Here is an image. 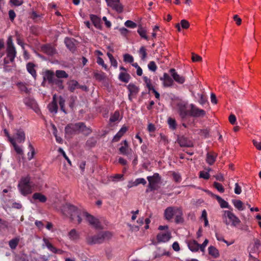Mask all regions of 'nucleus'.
Instances as JSON below:
<instances>
[{
	"instance_id": "obj_1",
	"label": "nucleus",
	"mask_w": 261,
	"mask_h": 261,
	"mask_svg": "<svg viewBox=\"0 0 261 261\" xmlns=\"http://www.w3.org/2000/svg\"><path fill=\"white\" fill-rule=\"evenodd\" d=\"M62 211L64 215L69 216L72 222L77 224H80L82 222V217L84 211L77 208L72 204L67 203L63 206Z\"/></svg>"
},
{
	"instance_id": "obj_2",
	"label": "nucleus",
	"mask_w": 261,
	"mask_h": 261,
	"mask_svg": "<svg viewBox=\"0 0 261 261\" xmlns=\"http://www.w3.org/2000/svg\"><path fill=\"white\" fill-rule=\"evenodd\" d=\"M112 236V233L109 231H100L95 235L87 236L86 239V242L90 245L102 244L110 240Z\"/></svg>"
},
{
	"instance_id": "obj_3",
	"label": "nucleus",
	"mask_w": 261,
	"mask_h": 261,
	"mask_svg": "<svg viewBox=\"0 0 261 261\" xmlns=\"http://www.w3.org/2000/svg\"><path fill=\"white\" fill-rule=\"evenodd\" d=\"M35 184L31 180V177L29 176L22 177L18 185V189L20 193L26 196L33 192Z\"/></svg>"
},
{
	"instance_id": "obj_4",
	"label": "nucleus",
	"mask_w": 261,
	"mask_h": 261,
	"mask_svg": "<svg viewBox=\"0 0 261 261\" xmlns=\"http://www.w3.org/2000/svg\"><path fill=\"white\" fill-rule=\"evenodd\" d=\"M147 179L149 182L146 192L159 191L162 184L161 177L158 173H154L153 176H148Z\"/></svg>"
},
{
	"instance_id": "obj_5",
	"label": "nucleus",
	"mask_w": 261,
	"mask_h": 261,
	"mask_svg": "<svg viewBox=\"0 0 261 261\" xmlns=\"http://www.w3.org/2000/svg\"><path fill=\"white\" fill-rule=\"evenodd\" d=\"M222 218L226 225L236 226L241 222L240 219L231 211H224Z\"/></svg>"
},
{
	"instance_id": "obj_6",
	"label": "nucleus",
	"mask_w": 261,
	"mask_h": 261,
	"mask_svg": "<svg viewBox=\"0 0 261 261\" xmlns=\"http://www.w3.org/2000/svg\"><path fill=\"white\" fill-rule=\"evenodd\" d=\"M82 217L86 218L87 221H88L90 225H92L96 229H99L101 227V224L99 220L93 216L90 215L86 211L83 213Z\"/></svg>"
},
{
	"instance_id": "obj_7",
	"label": "nucleus",
	"mask_w": 261,
	"mask_h": 261,
	"mask_svg": "<svg viewBox=\"0 0 261 261\" xmlns=\"http://www.w3.org/2000/svg\"><path fill=\"white\" fill-rule=\"evenodd\" d=\"M68 89L71 92H73L76 89H81L83 91H87L88 90L86 85H80L77 81L74 80H70L67 82Z\"/></svg>"
},
{
	"instance_id": "obj_8",
	"label": "nucleus",
	"mask_w": 261,
	"mask_h": 261,
	"mask_svg": "<svg viewBox=\"0 0 261 261\" xmlns=\"http://www.w3.org/2000/svg\"><path fill=\"white\" fill-rule=\"evenodd\" d=\"M79 122L68 124L65 127V132L66 135L71 136L79 134Z\"/></svg>"
},
{
	"instance_id": "obj_9",
	"label": "nucleus",
	"mask_w": 261,
	"mask_h": 261,
	"mask_svg": "<svg viewBox=\"0 0 261 261\" xmlns=\"http://www.w3.org/2000/svg\"><path fill=\"white\" fill-rule=\"evenodd\" d=\"M190 107V114L191 116L196 117H203L205 115V111L198 108L193 104H191Z\"/></svg>"
},
{
	"instance_id": "obj_10",
	"label": "nucleus",
	"mask_w": 261,
	"mask_h": 261,
	"mask_svg": "<svg viewBox=\"0 0 261 261\" xmlns=\"http://www.w3.org/2000/svg\"><path fill=\"white\" fill-rule=\"evenodd\" d=\"M41 50L48 56H52L56 54V48L51 44H46L41 47Z\"/></svg>"
},
{
	"instance_id": "obj_11",
	"label": "nucleus",
	"mask_w": 261,
	"mask_h": 261,
	"mask_svg": "<svg viewBox=\"0 0 261 261\" xmlns=\"http://www.w3.org/2000/svg\"><path fill=\"white\" fill-rule=\"evenodd\" d=\"M23 102L26 106L33 109L35 112L37 113L39 111L37 103L34 99L26 97L23 99Z\"/></svg>"
},
{
	"instance_id": "obj_12",
	"label": "nucleus",
	"mask_w": 261,
	"mask_h": 261,
	"mask_svg": "<svg viewBox=\"0 0 261 261\" xmlns=\"http://www.w3.org/2000/svg\"><path fill=\"white\" fill-rule=\"evenodd\" d=\"M17 51L15 46H7L6 48V57L9 59L11 63L14 61L15 58L16 56Z\"/></svg>"
},
{
	"instance_id": "obj_13",
	"label": "nucleus",
	"mask_w": 261,
	"mask_h": 261,
	"mask_svg": "<svg viewBox=\"0 0 261 261\" xmlns=\"http://www.w3.org/2000/svg\"><path fill=\"white\" fill-rule=\"evenodd\" d=\"M127 89L129 91L128 98L132 101V96H135L139 92V88L133 83L129 84L127 86Z\"/></svg>"
},
{
	"instance_id": "obj_14",
	"label": "nucleus",
	"mask_w": 261,
	"mask_h": 261,
	"mask_svg": "<svg viewBox=\"0 0 261 261\" xmlns=\"http://www.w3.org/2000/svg\"><path fill=\"white\" fill-rule=\"evenodd\" d=\"M12 138H14L15 142L18 143L23 142L25 138L24 132L21 129H17Z\"/></svg>"
},
{
	"instance_id": "obj_15",
	"label": "nucleus",
	"mask_w": 261,
	"mask_h": 261,
	"mask_svg": "<svg viewBox=\"0 0 261 261\" xmlns=\"http://www.w3.org/2000/svg\"><path fill=\"white\" fill-rule=\"evenodd\" d=\"M177 207L169 206L165 210L164 215L167 220H171L173 218V216L175 214V208H177Z\"/></svg>"
},
{
	"instance_id": "obj_16",
	"label": "nucleus",
	"mask_w": 261,
	"mask_h": 261,
	"mask_svg": "<svg viewBox=\"0 0 261 261\" xmlns=\"http://www.w3.org/2000/svg\"><path fill=\"white\" fill-rule=\"evenodd\" d=\"M170 72L175 82L177 83L182 84L185 81V78L183 76L180 75L175 72V70L174 68H172L170 70Z\"/></svg>"
},
{
	"instance_id": "obj_17",
	"label": "nucleus",
	"mask_w": 261,
	"mask_h": 261,
	"mask_svg": "<svg viewBox=\"0 0 261 261\" xmlns=\"http://www.w3.org/2000/svg\"><path fill=\"white\" fill-rule=\"evenodd\" d=\"M43 241L46 247L52 252L60 254L62 253L63 251L62 250L57 249L54 247L47 239L44 238Z\"/></svg>"
},
{
	"instance_id": "obj_18",
	"label": "nucleus",
	"mask_w": 261,
	"mask_h": 261,
	"mask_svg": "<svg viewBox=\"0 0 261 261\" xmlns=\"http://www.w3.org/2000/svg\"><path fill=\"white\" fill-rule=\"evenodd\" d=\"M175 222L176 223H182L184 221V219L183 218V213L181 210L177 207V208H175Z\"/></svg>"
},
{
	"instance_id": "obj_19",
	"label": "nucleus",
	"mask_w": 261,
	"mask_h": 261,
	"mask_svg": "<svg viewBox=\"0 0 261 261\" xmlns=\"http://www.w3.org/2000/svg\"><path fill=\"white\" fill-rule=\"evenodd\" d=\"M178 143L181 147H192L193 143L185 137H180L178 139Z\"/></svg>"
},
{
	"instance_id": "obj_20",
	"label": "nucleus",
	"mask_w": 261,
	"mask_h": 261,
	"mask_svg": "<svg viewBox=\"0 0 261 261\" xmlns=\"http://www.w3.org/2000/svg\"><path fill=\"white\" fill-rule=\"evenodd\" d=\"M79 133H81L84 135L88 136L92 132V130L90 127H87L84 122H79Z\"/></svg>"
},
{
	"instance_id": "obj_21",
	"label": "nucleus",
	"mask_w": 261,
	"mask_h": 261,
	"mask_svg": "<svg viewBox=\"0 0 261 261\" xmlns=\"http://www.w3.org/2000/svg\"><path fill=\"white\" fill-rule=\"evenodd\" d=\"M56 78L54 77V73L53 71L47 70L45 72L43 76L44 81H47L48 83L51 84Z\"/></svg>"
},
{
	"instance_id": "obj_22",
	"label": "nucleus",
	"mask_w": 261,
	"mask_h": 261,
	"mask_svg": "<svg viewBox=\"0 0 261 261\" xmlns=\"http://www.w3.org/2000/svg\"><path fill=\"white\" fill-rule=\"evenodd\" d=\"M212 195L216 198L221 208H230V205H229L228 203L222 199L220 196L214 194H212Z\"/></svg>"
},
{
	"instance_id": "obj_23",
	"label": "nucleus",
	"mask_w": 261,
	"mask_h": 261,
	"mask_svg": "<svg viewBox=\"0 0 261 261\" xmlns=\"http://www.w3.org/2000/svg\"><path fill=\"white\" fill-rule=\"evenodd\" d=\"M187 103L184 101H180L177 104L178 108L179 110L180 115L182 117H185L187 114Z\"/></svg>"
},
{
	"instance_id": "obj_24",
	"label": "nucleus",
	"mask_w": 261,
	"mask_h": 261,
	"mask_svg": "<svg viewBox=\"0 0 261 261\" xmlns=\"http://www.w3.org/2000/svg\"><path fill=\"white\" fill-rule=\"evenodd\" d=\"M188 246L189 249L192 252H197L199 249V244L195 240L190 241Z\"/></svg>"
},
{
	"instance_id": "obj_25",
	"label": "nucleus",
	"mask_w": 261,
	"mask_h": 261,
	"mask_svg": "<svg viewBox=\"0 0 261 261\" xmlns=\"http://www.w3.org/2000/svg\"><path fill=\"white\" fill-rule=\"evenodd\" d=\"M90 18L92 22L94 25L98 29L101 27V20L96 15L94 14H91L90 15Z\"/></svg>"
},
{
	"instance_id": "obj_26",
	"label": "nucleus",
	"mask_w": 261,
	"mask_h": 261,
	"mask_svg": "<svg viewBox=\"0 0 261 261\" xmlns=\"http://www.w3.org/2000/svg\"><path fill=\"white\" fill-rule=\"evenodd\" d=\"M32 198L34 200H38L39 202L42 203H44L47 200V198L45 195L38 192L35 193L32 196Z\"/></svg>"
},
{
	"instance_id": "obj_27",
	"label": "nucleus",
	"mask_w": 261,
	"mask_h": 261,
	"mask_svg": "<svg viewBox=\"0 0 261 261\" xmlns=\"http://www.w3.org/2000/svg\"><path fill=\"white\" fill-rule=\"evenodd\" d=\"M35 64L32 62H29L27 64V71L35 79L37 76V73L35 69Z\"/></svg>"
},
{
	"instance_id": "obj_28",
	"label": "nucleus",
	"mask_w": 261,
	"mask_h": 261,
	"mask_svg": "<svg viewBox=\"0 0 261 261\" xmlns=\"http://www.w3.org/2000/svg\"><path fill=\"white\" fill-rule=\"evenodd\" d=\"M130 78V75L128 73L124 72H120L118 76V79L120 81L125 83H127Z\"/></svg>"
},
{
	"instance_id": "obj_29",
	"label": "nucleus",
	"mask_w": 261,
	"mask_h": 261,
	"mask_svg": "<svg viewBox=\"0 0 261 261\" xmlns=\"http://www.w3.org/2000/svg\"><path fill=\"white\" fill-rule=\"evenodd\" d=\"M48 107L49 111L51 113H57L58 107L57 101L55 100V95L54 96L53 100L50 104H49Z\"/></svg>"
},
{
	"instance_id": "obj_30",
	"label": "nucleus",
	"mask_w": 261,
	"mask_h": 261,
	"mask_svg": "<svg viewBox=\"0 0 261 261\" xmlns=\"http://www.w3.org/2000/svg\"><path fill=\"white\" fill-rule=\"evenodd\" d=\"M123 143L124 146H122L119 149L121 154L123 155L128 154V143L126 140H124L121 144Z\"/></svg>"
},
{
	"instance_id": "obj_31",
	"label": "nucleus",
	"mask_w": 261,
	"mask_h": 261,
	"mask_svg": "<svg viewBox=\"0 0 261 261\" xmlns=\"http://www.w3.org/2000/svg\"><path fill=\"white\" fill-rule=\"evenodd\" d=\"M208 254L216 258L219 256L218 250L213 246H210L208 248Z\"/></svg>"
},
{
	"instance_id": "obj_32",
	"label": "nucleus",
	"mask_w": 261,
	"mask_h": 261,
	"mask_svg": "<svg viewBox=\"0 0 261 261\" xmlns=\"http://www.w3.org/2000/svg\"><path fill=\"white\" fill-rule=\"evenodd\" d=\"M93 76L98 81H102L106 79L105 73L102 71H96L93 72Z\"/></svg>"
},
{
	"instance_id": "obj_33",
	"label": "nucleus",
	"mask_w": 261,
	"mask_h": 261,
	"mask_svg": "<svg viewBox=\"0 0 261 261\" xmlns=\"http://www.w3.org/2000/svg\"><path fill=\"white\" fill-rule=\"evenodd\" d=\"M64 42L66 44V47L71 51H74L75 50V44L73 43V39L66 38L64 40Z\"/></svg>"
},
{
	"instance_id": "obj_34",
	"label": "nucleus",
	"mask_w": 261,
	"mask_h": 261,
	"mask_svg": "<svg viewBox=\"0 0 261 261\" xmlns=\"http://www.w3.org/2000/svg\"><path fill=\"white\" fill-rule=\"evenodd\" d=\"M232 203L234 206L239 211H243L245 209L244 204L240 200L233 199L232 200Z\"/></svg>"
},
{
	"instance_id": "obj_35",
	"label": "nucleus",
	"mask_w": 261,
	"mask_h": 261,
	"mask_svg": "<svg viewBox=\"0 0 261 261\" xmlns=\"http://www.w3.org/2000/svg\"><path fill=\"white\" fill-rule=\"evenodd\" d=\"M17 86L21 92H25L27 94L30 93L31 89H28L27 88L25 83L19 82L17 84Z\"/></svg>"
},
{
	"instance_id": "obj_36",
	"label": "nucleus",
	"mask_w": 261,
	"mask_h": 261,
	"mask_svg": "<svg viewBox=\"0 0 261 261\" xmlns=\"http://www.w3.org/2000/svg\"><path fill=\"white\" fill-rule=\"evenodd\" d=\"M68 237L71 240L75 241L79 239L80 235L75 229H72L69 232Z\"/></svg>"
},
{
	"instance_id": "obj_37",
	"label": "nucleus",
	"mask_w": 261,
	"mask_h": 261,
	"mask_svg": "<svg viewBox=\"0 0 261 261\" xmlns=\"http://www.w3.org/2000/svg\"><path fill=\"white\" fill-rule=\"evenodd\" d=\"M174 84L173 80L169 75L164 73V87H171Z\"/></svg>"
},
{
	"instance_id": "obj_38",
	"label": "nucleus",
	"mask_w": 261,
	"mask_h": 261,
	"mask_svg": "<svg viewBox=\"0 0 261 261\" xmlns=\"http://www.w3.org/2000/svg\"><path fill=\"white\" fill-rule=\"evenodd\" d=\"M20 239L18 237L13 238L9 241V245L11 249H15L19 242Z\"/></svg>"
},
{
	"instance_id": "obj_39",
	"label": "nucleus",
	"mask_w": 261,
	"mask_h": 261,
	"mask_svg": "<svg viewBox=\"0 0 261 261\" xmlns=\"http://www.w3.org/2000/svg\"><path fill=\"white\" fill-rule=\"evenodd\" d=\"M56 76L57 79H66L68 77V74L64 71L62 70H57L56 71Z\"/></svg>"
},
{
	"instance_id": "obj_40",
	"label": "nucleus",
	"mask_w": 261,
	"mask_h": 261,
	"mask_svg": "<svg viewBox=\"0 0 261 261\" xmlns=\"http://www.w3.org/2000/svg\"><path fill=\"white\" fill-rule=\"evenodd\" d=\"M216 155L214 154H212L211 153H207L206 154V162L212 165L214 163L216 160Z\"/></svg>"
},
{
	"instance_id": "obj_41",
	"label": "nucleus",
	"mask_w": 261,
	"mask_h": 261,
	"mask_svg": "<svg viewBox=\"0 0 261 261\" xmlns=\"http://www.w3.org/2000/svg\"><path fill=\"white\" fill-rule=\"evenodd\" d=\"M163 242V233H159L155 239L152 240V243L154 245H158V244Z\"/></svg>"
},
{
	"instance_id": "obj_42",
	"label": "nucleus",
	"mask_w": 261,
	"mask_h": 261,
	"mask_svg": "<svg viewBox=\"0 0 261 261\" xmlns=\"http://www.w3.org/2000/svg\"><path fill=\"white\" fill-rule=\"evenodd\" d=\"M11 143L12 144V145L14 147V148L15 150V151L17 152V154H22L23 153V150L22 149L18 146L14 139H11Z\"/></svg>"
},
{
	"instance_id": "obj_43",
	"label": "nucleus",
	"mask_w": 261,
	"mask_h": 261,
	"mask_svg": "<svg viewBox=\"0 0 261 261\" xmlns=\"http://www.w3.org/2000/svg\"><path fill=\"white\" fill-rule=\"evenodd\" d=\"M51 84L56 85L60 90H63L64 88L63 81L61 79L56 78Z\"/></svg>"
},
{
	"instance_id": "obj_44",
	"label": "nucleus",
	"mask_w": 261,
	"mask_h": 261,
	"mask_svg": "<svg viewBox=\"0 0 261 261\" xmlns=\"http://www.w3.org/2000/svg\"><path fill=\"white\" fill-rule=\"evenodd\" d=\"M110 7H112L114 10L119 13H121L123 10V6L120 3L113 4V5L110 6Z\"/></svg>"
},
{
	"instance_id": "obj_45",
	"label": "nucleus",
	"mask_w": 261,
	"mask_h": 261,
	"mask_svg": "<svg viewBox=\"0 0 261 261\" xmlns=\"http://www.w3.org/2000/svg\"><path fill=\"white\" fill-rule=\"evenodd\" d=\"M29 149L30 150V152L28 153V160L30 161L33 158L35 153V149L30 143L29 144Z\"/></svg>"
},
{
	"instance_id": "obj_46",
	"label": "nucleus",
	"mask_w": 261,
	"mask_h": 261,
	"mask_svg": "<svg viewBox=\"0 0 261 261\" xmlns=\"http://www.w3.org/2000/svg\"><path fill=\"white\" fill-rule=\"evenodd\" d=\"M141 60L144 61L147 57L146 49L144 46H142L139 51Z\"/></svg>"
},
{
	"instance_id": "obj_47",
	"label": "nucleus",
	"mask_w": 261,
	"mask_h": 261,
	"mask_svg": "<svg viewBox=\"0 0 261 261\" xmlns=\"http://www.w3.org/2000/svg\"><path fill=\"white\" fill-rule=\"evenodd\" d=\"M168 226H164V242L168 241L171 238L170 232L168 230Z\"/></svg>"
},
{
	"instance_id": "obj_48",
	"label": "nucleus",
	"mask_w": 261,
	"mask_h": 261,
	"mask_svg": "<svg viewBox=\"0 0 261 261\" xmlns=\"http://www.w3.org/2000/svg\"><path fill=\"white\" fill-rule=\"evenodd\" d=\"M168 124L169 127L172 129H175L176 127V121L173 118H169L168 119Z\"/></svg>"
},
{
	"instance_id": "obj_49",
	"label": "nucleus",
	"mask_w": 261,
	"mask_h": 261,
	"mask_svg": "<svg viewBox=\"0 0 261 261\" xmlns=\"http://www.w3.org/2000/svg\"><path fill=\"white\" fill-rule=\"evenodd\" d=\"M123 60L125 62L132 63L134 62V58L132 55L125 54L123 55Z\"/></svg>"
},
{
	"instance_id": "obj_50",
	"label": "nucleus",
	"mask_w": 261,
	"mask_h": 261,
	"mask_svg": "<svg viewBox=\"0 0 261 261\" xmlns=\"http://www.w3.org/2000/svg\"><path fill=\"white\" fill-rule=\"evenodd\" d=\"M16 41L17 43L20 45L23 48H24V43L23 42V38L18 32H16Z\"/></svg>"
},
{
	"instance_id": "obj_51",
	"label": "nucleus",
	"mask_w": 261,
	"mask_h": 261,
	"mask_svg": "<svg viewBox=\"0 0 261 261\" xmlns=\"http://www.w3.org/2000/svg\"><path fill=\"white\" fill-rule=\"evenodd\" d=\"M76 99L77 97L75 96H71L70 97L69 101V106L71 109H73L74 108L75 106V102Z\"/></svg>"
},
{
	"instance_id": "obj_52",
	"label": "nucleus",
	"mask_w": 261,
	"mask_h": 261,
	"mask_svg": "<svg viewBox=\"0 0 261 261\" xmlns=\"http://www.w3.org/2000/svg\"><path fill=\"white\" fill-rule=\"evenodd\" d=\"M140 36L145 39H147V36L146 35V31L141 27H139L137 31Z\"/></svg>"
},
{
	"instance_id": "obj_53",
	"label": "nucleus",
	"mask_w": 261,
	"mask_h": 261,
	"mask_svg": "<svg viewBox=\"0 0 261 261\" xmlns=\"http://www.w3.org/2000/svg\"><path fill=\"white\" fill-rule=\"evenodd\" d=\"M65 102V100L62 96H60L59 97V105L60 106L61 110L63 112H64L65 114H66L67 113H66V112L65 111V109L64 108Z\"/></svg>"
},
{
	"instance_id": "obj_54",
	"label": "nucleus",
	"mask_w": 261,
	"mask_h": 261,
	"mask_svg": "<svg viewBox=\"0 0 261 261\" xmlns=\"http://www.w3.org/2000/svg\"><path fill=\"white\" fill-rule=\"evenodd\" d=\"M119 112L118 111H115L114 114L111 116L110 121L112 122H116L119 119Z\"/></svg>"
},
{
	"instance_id": "obj_55",
	"label": "nucleus",
	"mask_w": 261,
	"mask_h": 261,
	"mask_svg": "<svg viewBox=\"0 0 261 261\" xmlns=\"http://www.w3.org/2000/svg\"><path fill=\"white\" fill-rule=\"evenodd\" d=\"M97 63L99 65H101L102 66V67L106 70L108 71L109 70V68L108 67V66L105 64L103 60L100 58L98 57L97 59Z\"/></svg>"
},
{
	"instance_id": "obj_56",
	"label": "nucleus",
	"mask_w": 261,
	"mask_h": 261,
	"mask_svg": "<svg viewBox=\"0 0 261 261\" xmlns=\"http://www.w3.org/2000/svg\"><path fill=\"white\" fill-rule=\"evenodd\" d=\"M125 25L129 28L134 29L137 27V24L132 20H128L125 21L124 23Z\"/></svg>"
},
{
	"instance_id": "obj_57",
	"label": "nucleus",
	"mask_w": 261,
	"mask_h": 261,
	"mask_svg": "<svg viewBox=\"0 0 261 261\" xmlns=\"http://www.w3.org/2000/svg\"><path fill=\"white\" fill-rule=\"evenodd\" d=\"M214 187L221 193H223L224 192V188L223 186L219 182H214Z\"/></svg>"
},
{
	"instance_id": "obj_58",
	"label": "nucleus",
	"mask_w": 261,
	"mask_h": 261,
	"mask_svg": "<svg viewBox=\"0 0 261 261\" xmlns=\"http://www.w3.org/2000/svg\"><path fill=\"white\" fill-rule=\"evenodd\" d=\"M260 246V241L257 240V239H255L254 240V245H253V249H252V251L253 252H256V251H257L259 249V248Z\"/></svg>"
},
{
	"instance_id": "obj_59",
	"label": "nucleus",
	"mask_w": 261,
	"mask_h": 261,
	"mask_svg": "<svg viewBox=\"0 0 261 261\" xmlns=\"http://www.w3.org/2000/svg\"><path fill=\"white\" fill-rule=\"evenodd\" d=\"M148 67L152 71H155L156 69V66L154 61H150L148 64Z\"/></svg>"
},
{
	"instance_id": "obj_60",
	"label": "nucleus",
	"mask_w": 261,
	"mask_h": 261,
	"mask_svg": "<svg viewBox=\"0 0 261 261\" xmlns=\"http://www.w3.org/2000/svg\"><path fill=\"white\" fill-rule=\"evenodd\" d=\"M192 60L193 62H200L202 61V58L197 54L192 53Z\"/></svg>"
},
{
	"instance_id": "obj_61",
	"label": "nucleus",
	"mask_w": 261,
	"mask_h": 261,
	"mask_svg": "<svg viewBox=\"0 0 261 261\" xmlns=\"http://www.w3.org/2000/svg\"><path fill=\"white\" fill-rule=\"evenodd\" d=\"M123 135H122L119 132H118L113 137L112 139L113 142H117L119 141L120 138L123 136Z\"/></svg>"
},
{
	"instance_id": "obj_62",
	"label": "nucleus",
	"mask_w": 261,
	"mask_h": 261,
	"mask_svg": "<svg viewBox=\"0 0 261 261\" xmlns=\"http://www.w3.org/2000/svg\"><path fill=\"white\" fill-rule=\"evenodd\" d=\"M180 25L181 27L185 29H188L190 25L189 22L185 19H182L181 20Z\"/></svg>"
},
{
	"instance_id": "obj_63",
	"label": "nucleus",
	"mask_w": 261,
	"mask_h": 261,
	"mask_svg": "<svg viewBox=\"0 0 261 261\" xmlns=\"http://www.w3.org/2000/svg\"><path fill=\"white\" fill-rule=\"evenodd\" d=\"M199 134L205 138H207L209 136V130L207 129H200Z\"/></svg>"
},
{
	"instance_id": "obj_64",
	"label": "nucleus",
	"mask_w": 261,
	"mask_h": 261,
	"mask_svg": "<svg viewBox=\"0 0 261 261\" xmlns=\"http://www.w3.org/2000/svg\"><path fill=\"white\" fill-rule=\"evenodd\" d=\"M253 144L254 146L258 149L261 150V141H257L255 140H252Z\"/></svg>"
}]
</instances>
